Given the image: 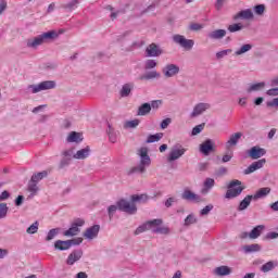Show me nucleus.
Wrapping results in <instances>:
<instances>
[{
  "mask_svg": "<svg viewBox=\"0 0 278 278\" xmlns=\"http://www.w3.org/2000/svg\"><path fill=\"white\" fill-rule=\"evenodd\" d=\"M173 40L176 45H179L182 47V49H187V51H190L192 47H194V40L192 39H186L184 35H174Z\"/></svg>",
  "mask_w": 278,
  "mask_h": 278,
  "instance_id": "obj_9",
  "label": "nucleus"
},
{
  "mask_svg": "<svg viewBox=\"0 0 278 278\" xmlns=\"http://www.w3.org/2000/svg\"><path fill=\"white\" fill-rule=\"evenodd\" d=\"M55 38H58V33L55 30H50L42 33L33 39H28L26 46L30 49H37L40 45H45V42H49V40H55Z\"/></svg>",
  "mask_w": 278,
  "mask_h": 278,
  "instance_id": "obj_2",
  "label": "nucleus"
},
{
  "mask_svg": "<svg viewBox=\"0 0 278 278\" xmlns=\"http://www.w3.org/2000/svg\"><path fill=\"white\" fill-rule=\"evenodd\" d=\"M38 227H40V224L38 222H35L26 229V233H29V235L38 233Z\"/></svg>",
  "mask_w": 278,
  "mask_h": 278,
  "instance_id": "obj_49",
  "label": "nucleus"
},
{
  "mask_svg": "<svg viewBox=\"0 0 278 278\" xmlns=\"http://www.w3.org/2000/svg\"><path fill=\"white\" fill-rule=\"evenodd\" d=\"M214 273L215 275H217V277H227V275L231 273V269L229 268V266L222 265L219 267H216Z\"/></svg>",
  "mask_w": 278,
  "mask_h": 278,
  "instance_id": "obj_29",
  "label": "nucleus"
},
{
  "mask_svg": "<svg viewBox=\"0 0 278 278\" xmlns=\"http://www.w3.org/2000/svg\"><path fill=\"white\" fill-rule=\"evenodd\" d=\"M84 225H86V220H84L81 218L75 219L72 223L70 229H67L63 232V236H65L66 238H73L75 236H79V232L81 231V229L79 227H84Z\"/></svg>",
  "mask_w": 278,
  "mask_h": 278,
  "instance_id": "obj_5",
  "label": "nucleus"
},
{
  "mask_svg": "<svg viewBox=\"0 0 278 278\" xmlns=\"http://www.w3.org/2000/svg\"><path fill=\"white\" fill-rule=\"evenodd\" d=\"M138 155L140 156L139 165L128 169L127 175H134L135 173H146L147 167L151 166V156H149V149L144 147L140 148Z\"/></svg>",
  "mask_w": 278,
  "mask_h": 278,
  "instance_id": "obj_1",
  "label": "nucleus"
},
{
  "mask_svg": "<svg viewBox=\"0 0 278 278\" xmlns=\"http://www.w3.org/2000/svg\"><path fill=\"white\" fill-rule=\"evenodd\" d=\"M268 97H278V87L267 90Z\"/></svg>",
  "mask_w": 278,
  "mask_h": 278,
  "instance_id": "obj_61",
  "label": "nucleus"
},
{
  "mask_svg": "<svg viewBox=\"0 0 278 278\" xmlns=\"http://www.w3.org/2000/svg\"><path fill=\"white\" fill-rule=\"evenodd\" d=\"M130 201H132V203H147L149 201V197L147 193L134 194L130 197Z\"/></svg>",
  "mask_w": 278,
  "mask_h": 278,
  "instance_id": "obj_33",
  "label": "nucleus"
},
{
  "mask_svg": "<svg viewBox=\"0 0 278 278\" xmlns=\"http://www.w3.org/2000/svg\"><path fill=\"white\" fill-rule=\"evenodd\" d=\"M161 138H164V134L163 132H156L154 135H149L146 142L148 144H151L153 142H160Z\"/></svg>",
  "mask_w": 278,
  "mask_h": 278,
  "instance_id": "obj_38",
  "label": "nucleus"
},
{
  "mask_svg": "<svg viewBox=\"0 0 278 278\" xmlns=\"http://www.w3.org/2000/svg\"><path fill=\"white\" fill-rule=\"evenodd\" d=\"M189 29H191V31H201V29H203V24L192 23L189 25Z\"/></svg>",
  "mask_w": 278,
  "mask_h": 278,
  "instance_id": "obj_58",
  "label": "nucleus"
},
{
  "mask_svg": "<svg viewBox=\"0 0 278 278\" xmlns=\"http://www.w3.org/2000/svg\"><path fill=\"white\" fill-rule=\"evenodd\" d=\"M162 75L157 71L152 70L141 76L140 79H146L147 81H149L150 79H160Z\"/></svg>",
  "mask_w": 278,
  "mask_h": 278,
  "instance_id": "obj_32",
  "label": "nucleus"
},
{
  "mask_svg": "<svg viewBox=\"0 0 278 278\" xmlns=\"http://www.w3.org/2000/svg\"><path fill=\"white\" fill-rule=\"evenodd\" d=\"M152 233H160L161 236H168L170 233V229L164 226H154L152 227Z\"/></svg>",
  "mask_w": 278,
  "mask_h": 278,
  "instance_id": "obj_34",
  "label": "nucleus"
},
{
  "mask_svg": "<svg viewBox=\"0 0 278 278\" xmlns=\"http://www.w3.org/2000/svg\"><path fill=\"white\" fill-rule=\"evenodd\" d=\"M181 199L184 201H191V203H203V198H201V195L186 189L182 193H181Z\"/></svg>",
  "mask_w": 278,
  "mask_h": 278,
  "instance_id": "obj_13",
  "label": "nucleus"
},
{
  "mask_svg": "<svg viewBox=\"0 0 278 278\" xmlns=\"http://www.w3.org/2000/svg\"><path fill=\"white\" fill-rule=\"evenodd\" d=\"M100 229H101V226L99 225H93L87 228L86 231L84 232V238H86L87 240H94V238L99 236Z\"/></svg>",
  "mask_w": 278,
  "mask_h": 278,
  "instance_id": "obj_17",
  "label": "nucleus"
},
{
  "mask_svg": "<svg viewBox=\"0 0 278 278\" xmlns=\"http://www.w3.org/2000/svg\"><path fill=\"white\" fill-rule=\"evenodd\" d=\"M232 52H233V50H231V49L222 50L216 53V58H217V60H223V58H225L226 55H229V53H232Z\"/></svg>",
  "mask_w": 278,
  "mask_h": 278,
  "instance_id": "obj_55",
  "label": "nucleus"
},
{
  "mask_svg": "<svg viewBox=\"0 0 278 278\" xmlns=\"http://www.w3.org/2000/svg\"><path fill=\"white\" fill-rule=\"evenodd\" d=\"M28 191L31 192V197H34L36 192H38V182L30 181L28 184Z\"/></svg>",
  "mask_w": 278,
  "mask_h": 278,
  "instance_id": "obj_53",
  "label": "nucleus"
},
{
  "mask_svg": "<svg viewBox=\"0 0 278 278\" xmlns=\"http://www.w3.org/2000/svg\"><path fill=\"white\" fill-rule=\"evenodd\" d=\"M186 148H182L179 144L175 146L167 156V162H175L176 160H179V157H182L186 154Z\"/></svg>",
  "mask_w": 278,
  "mask_h": 278,
  "instance_id": "obj_10",
  "label": "nucleus"
},
{
  "mask_svg": "<svg viewBox=\"0 0 278 278\" xmlns=\"http://www.w3.org/2000/svg\"><path fill=\"white\" fill-rule=\"evenodd\" d=\"M253 200V195H247L238 206V212H244L251 205V201Z\"/></svg>",
  "mask_w": 278,
  "mask_h": 278,
  "instance_id": "obj_30",
  "label": "nucleus"
},
{
  "mask_svg": "<svg viewBox=\"0 0 278 278\" xmlns=\"http://www.w3.org/2000/svg\"><path fill=\"white\" fill-rule=\"evenodd\" d=\"M275 266H277V264H275L273 261H269L262 265L261 270L262 273H270V270H275Z\"/></svg>",
  "mask_w": 278,
  "mask_h": 278,
  "instance_id": "obj_41",
  "label": "nucleus"
},
{
  "mask_svg": "<svg viewBox=\"0 0 278 278\" xmlns=\"http://www.w3.org/2000/svg\"><path fill=\"white\" fill-rule=\"evenodd\" d=\"M267 108H278V98L273 99V101L267 102Z\"/></svg>",
  "mask_w": 278,
  "mask_h": 278,
  "instance_id": "obj_64",
  "label": "nucleus"
},
{
  "mask_svg": "<svg viewBox=\"0 0 278 278\" xmlns=\"http://www.w3.org/2000/svg\"><path fill=\"white\" fill-rule=\"evenodd\" d=\"M25 201V197L23 195H18L16 199H15V205L16 207H21V205H23V202Z\"/></svg>",
  "mask_w": 278,
  "mask_h": 278,
  "instance_id": "obj_63",
  "label": "nucleus"
},
{
  "mask_svg": "<svg viewBox=\"0 0 278 278\" xmlns=\"http://www.w3.org/2000/svg\"><path fill=\"white\" fill-rule=\"evenodd\" d=\"M266 229V226L264 225H258L254 227L250 232H249V238L250 240H257L260 236H262V231Z\"/></svg>",
  "mask_w": 278,
  "mask_h": 278,
  "instance_id": "obj_22",
  "label": "nucleus"
},
{
  "mask_svg": "<svg viewBox=\"0 0 278 278\" xmlns=\"http://www.w3.org/2000/svg\"><path fill=\"white\" fill-rule=\"evenodd\" d=\"M216 185V181L214 178H206L203 182V188L201 190L202 194H207L212 188Z\"/></svg>",
  "mask_w": 278,
  "mask_h": 278,
  "instance_id": "obj_23",
  "label": "nucleus"
},
{
  "mask_svg": "<svg viewBox=\"0 0 278 278\" xmlns=\"http://www.w3.org/2000/svg\"><path fill=\"white\" fill-rule=\"evenodd\" d=\"M179 72V65L173 63H168L162 68V73L166 79H170V77H177Z\"/></svg>",
  "mask_w": 278,
  "mask_h": 278,
  "instance_id": "obj_8",
  "label": "nucleus"
},
{
  "mask_svg": "<svg viewBox=\"0 0 278 278\" xmlns=\"http://www.w3.org/2000/svg\"><path fill=\"white\" fill-rule=\"evenodd\" d=\"M9 210L10 207H8V203H0V220L8 216Z\"/></svg>",
  "mask_w": 278,
  "mask_h": 278,
  "instance_id": "obj_46",
  "label": "nucleus"
},
{
  "mask_svg": "<svg viewBox=\"0 0 278 278\" xmlns=\"http://www.w3.org/2000/svg\"><path fill=\"white\" fill-rule=\"evenodd\" d=\"M265 12H266L265 4H257L254 7V14H256V16H264Z\"/></svg>",
  "mask_w": 278,
  "mask_h": 278,
  "instance_id": "obj_45",
  "label": "nucleus"
},
{
  "mask_svg": "<svg viewBox=\"0 0 278 278\" xmlns=\"http://www.w3.org/2000/svg\"><path fill=\"white\" fill-rule=\"evenodd\" d=\"M172 123H173V119H170V117H167L161 122L160 127L161 129H168V125H170Z\"/></svg>",
  "mask_w": 278,
  "mask_h": 278,
  "instance_id": "obj_59",
  "label": "nucleus"
},
{
  "mask_svg": "<svg viewBox=\"0 0 278 278\" xmlns=\"http://www.w3.org/2000/svg\"><path fill=\"white\" fill-rule=\"evenodd\" d=\"M214 140L212 139H206L200 144V153L202 155H210V153H214L216 151Z\"/></svg>",
  "mask_w": 278,
  "mask_h": 278,
  "instance_id": "obj_11",
  "label": "nucleus"
},
{
  "mask_svg": "<svg viewBox=\"0 0 278 278\" xmlns=\"http://www.w3.org/2000/svg\"><path fill=\"white\" fill-rule=\"evenodd\" d=\"M81 134L79 132H76V131H72L70 134V136L67 137V142H76V143H79L81 142Z\"/></svg>",
  "mask_w": 278,
  "mask_h": 278,
  "instance_id": "obj_39",
  "label": "nucleus"
},
{
  "mask_svg": "<svg viewBox=\"0 0 278 278\" xmlns=\"http://www.w3.org/2000/svg\"><path fill=\"white\" fill-rule=\"evenodd\" d=\"M67 242L70 243V248L71 247H79V244H81V242H84V238L78 237V238L70 239V240H67Z\"/></svg>",
  "mask_w": 278,
  "mask_h": 278,
  "instance_id": "obj_52",
  "label": "nucleus"
},
{
  "mask_svg": "<svg viewBox=\"0 0 278 278\" xmlns=\"http://www.w3.org/2000/svg\"><path fill=\"white\" fill-rule=\"evenodd\" d=\"M264 164H266V159H261L258 161L253 162L248 168L243 170L245 175H251L255 173V170H260V168H264Z\"/></svg>",
  "mask_w": 278,
  "mask_h": 278,
  "instance_id": "obj_16",
  "label": "nucleus"
},
{
  "mask_svg": "<svg viewBox=\"0 0 278 278\" xmlns=\"http://www.w3.org/2000/svg\"><path fill=\"white\" fill-rule=\"evenodd\" d=\"M56 86L58 84L55 80H46L37 85H29L27 88L28 90H31L33 94H38V92H42L45 90H53Z\"/></svg>",
  "mask_w": 278,
  "mask_h": 278,
  "instance_id": "obj_4",
  "label": "nucleus"
},
{
  "mask_svg": "<svg viewBox=\"0 0 278 278\" xmlns=\"http://www.w3.org/2000/svg\"><path fill=\"white\" fill-rule=\"evenodd\" d=\"M207 166H210L208 163H199L198 170H200V173H203V172L207 170Z\"/></svg>",
  "mask_w": 278,
  "mask_h": 278,
  "instance_id": "obj_62",
  "label": "nucleus"
},
{
  "mask_svg": "<svg viewBox=\"0 0 278 278\" xmlns=\"http://www.w3.org/2000/svg\"><path fill=\"white\" fill-rule=\"evenodd\" d=\"M106 134L109 136L110 142H116V131L114 130V127H112L111 124L108 125Z\"/></svg>",
  "mask_w": 278,
  "mask_h": 278,
  "instance_id": "obj_43",
  "label": "nucleus"
},
{
  "mask_svg": "<svg viewBox=\"0 0 278 278\" xmlns=\"http://www.w3.org/2000/svg\"><path fill=\"white\" fill-rule=\"evenodd\" d=\"M162 223H164L162 219L148 220L135 230V236H139V233H144V231H152L153 227H160Z\"/></svg>",
  "mask_w": 278,
  "mask_h": 278,
  "instance_id": "obj_6",
  "label": "nucleus"
},
{
  "mask_svg": "<svg viewBox=\"0 0 278 278\" xmlns=\"http://www.w3.org/2000/svg\"><path fill=\"white\" fill-rule=\"evenodd\" d=\"M214 210V204H207L200 211V216H207Z\"/></svg>",
  "mask_w": 278,
  "mask_h": 278,
  "instance_id": "obj_51",
  "label": "nucleus"
},
{
  "mask_svg": "<svg viewBox=\"0 0 278 278\" xmlns=\"http://www.w3.org/2000/svg\"><path fill=\"white\" fill-rule=\"evenodd\" d=\"M203 129H205V123L194 126L191 131V136H199V134H201Z\"/></svg>",
  "mask_w": 278,
  "mask_h": 278,
  "instance_id": "obj_50",
  "label": "nucleus"
},
{
  "mask_svg": "<svg viewBox=\"0 0 278 278\" xmlns=\"http://www.w3.org/2000/svg\"><path fill=\"white\" fill-rule=\"evenodd\" d=\"M134 90V83H128L123 85L119 94L121 97H129L131 94V91Z\"/></svg>",
  "mask_w": 278,
  "mask_h": 278,
  "instance_id": "obj_31",
  "label": "nucleus"
},
{
  "mask_svg": "<svg viewBox=\"0 0 278 278\" xmlns=\"http://www.w3.org/2000/svg\"><path fill=\"white\" fill-rule=\"evenodd\" d=\"M119 212H125L126 214H136L138 212V207H136V204L129 203V201L125 199H121L116 203Z\"/></svg>",
  "mask_w": 278,
  "mask_h": 278,
  "instance_id": "obj_7",
  "label": "nucleus"
},
{
  "mask_svg": "<svg viewBox=\"0 0 278 278\" xmlns=\"http://www.w3.org/2000/svg\"><path fill=\"white\" fill-rule=\"evenodd\" d=\"M245 187L242 186V181L235 179L227 185V191L225 199H236L242 194Z\"/></svg>",
  "mask_w": 278,
  "mask_h": 278,
  "instance_id": "obj_3",
  "label": "nucleus"
},
{
  "mask_svg": "<svg viewBox=\"0 0 278 278\" xmlns=\"http://www.w3.org/2000/svg\"><path fill=\"white\" fill-rule=\"evenodd\" d=\"M90 155V148L87 146L85 149L78 150L74 155V160H86Z\"/></svg>",
  "mask_w": 278,
  "mask_h": 278,
  "instance_id": "obj_27",
  "label": "nucleus"
},
{
  "mask_svg": "<svg viewBox=\"0 0 278 278\" xmlns=\"http://www.w3.org/2000/svg\"><path fill=\"white\" fill-rule=\"evenodd\" d=\"M240 138H242V132L232 134L229 140L226 142V148L230 149V147H237Z\"/></svg>",
  "mask_w": 278,
  "mask_h": 278,
  "instance_id": "obj_21",
  "label": "nucleus"
},
{
  "mask_svg": "<svg viewBox=\"0 0 278 278\" xmlns=\"http://www.w3.org/2000/svg\"><path fill=\"white\" fill-rule=\"evenodd\" d=\"M210 103H198L191 112V118H197V116H201V114H203V112H205L206 110H210Z\"/></svg>",
  "mask_w": 278,
  "mask_h": 278,
  "instance_id": "obj_18",
  "label": "nucleus"
},
{
  "mask_svg": "<svg viewBox=\"0 0 278 278\" xmlns=\"http://www.w3.org/2000/svg\"><path fill=\"white\" fill-rule=\"evenodd\" d=\"M84 257V250L77 249L74 250L70 255L67 256L66 264L67 266H73L76 262H79Z\"/></svg>",
  "mask_w": 278,
  "mask_h": 278,
  "instance_id": "obj_14",
  "label": "nucleus"
},
{
  "mask_svg": "<svg viewBox=\"0 0 278 278\" xmlns=\"http://www.w3.org/2000/svg\"><path fill=\"white\" fill-rule=\"evenodd\" d=\"M58 233H60V228L50 229L46 237L47 242H51V240H53Z\"/></svg>",
  "mask_w": 278,
  "mask_h": 278,
  "instance_id": "obj_47",
  "label": "nucleus"
},
{
  "mask_svg": "<svg viewBox=\"0 0 278 278\" xmlns=\"http://www.w3.org/2000/svg\"><path fill=\"white\" fill-rule=\"evenodd\" d=\"M227 36V30L225 29H215L207 34L210 40H223Z\"/></svg>",
  "mask_w": 278,
  "mask_h": 278,
  "instance_id": "obj_20",
  "label": "nucleus"
},
{
  "mask_svg": "<svg viewBox=\"0 0 278 278\" xmlns=\"http://www.w3.org/2000/svg\"><path fill=\"white\" fill-rule=\"evenodd\" d=\"M162 100H154V101H151L150 103V108L151 110H160V106L162 105Z\"/></svg>",
  "mask_w": 278,
  "mask_h": 278,
  "instance_id": "obj_60",
  "label": "nucleus"
},
{
  "mask_svg": "<svg viewBox=\"0 0 278 278\" xmlns=\"http://www.w3.org/2000/svg\"><path fill=\"white\" fill-rule=\"evenodd\" d=\"M253 49V45L251 43H245L243 45L239 50L235 52V55H244V53H249Z\"/></svg>",
  "mask_w": 278,
  "mask_h": 278,
  "instance_id": "obj_40",
  "label": "nucleus"
},
{
  "mask_svg": "<svg viewBox=\"0 0 278 278\" xmlns=\"http://www.w3.org/2000/svg\"><path fill=\"white\" fill-rule=\"evenodd\" d=\"M79 5V0H72L66 4H62L63 10H67V12H73V10H77Z\"/></svg>",
  "mask_w": 278,
  "mask_h": 278,
  "instance_id": "obj_37",
  "label": "nucleus"
},
{
  "mask_svg": "<svg viewBox=\"0 0 278 278\" xmlns=\"http://www.w3.org/2000/svg\"><path fill=\"white\" fill-rule=\"evenodd\" d=\"M244 253L249 254V253H258V251H262V245H260L258 243H252L249 245H243L242 247Z\"/></svg>",
  "mask_w": 278,
  "mask_h": 278,
  "instance_id": "obj_28",
  "label": "nucleus"
},
{
  "mask_svg": "<svg viewBox=\"0 0 278 278\" xmlns=\"http://www.w3.org/2000/svg\"><path fill=\"white\" fill-rule=\"evenodd\" d=\"M140 125V119H132L126 122V127H129L130 129H136Z\"/></svg>",
  "mask_w": 278,
  "mask_h": 278,
  "instance_id": "obj_57",
  "label": "nucleus"
},
{
  "mask_svg": "<svg viewBox=\"0 0 278 278\" xmlns=\"http://www.w3.org/2000/svg\"><path fill=\"white\" fill-rule=\"evenodd\" d=\"M270 194V187H264L256 191V193L253 197V201H257V199H264L265 197H268Z\"/></svg>",
  "mask_w": 278,
  "mask_h": 278,
  "instance_id": "obj_25",
  "label": "nucleus"
},
{
  "mask_svg": "<svg viewBox=\"0 0 278 278\" xmlns=\"http://www.w3.org/2000/svg\"><path fill=\"white\" fill-rule=\"evenodd\" d=\"M265 154L266 149L261 148L260 146L252 147L248 152L249 157L252 160H260V157H264Z\"/></svg>",
  "mask_w": 278,
  "mask_h": 278,
  "instance_id": "obj_15",
  "label": "nucleus"
},
{
  "mask_svg": "<svg viewBox=\"0 0 278 278\" xmlns=\"http://www.w3.org/2000/svg\"><path fill=\"white\" fill-rule=\"evenodd\" d=\"M54 249L55 251H68V249H71V243L68 240H56L54 242Z\"/></svg>",
  "mask_w": 278,
  "mask_h": 278,
  "instance_id": "obj_26",
  "label": "nucleus"
},
{
  "mask_svg": "<svg viewBox=\"0 0 278 278\" xmlns=\"http://www.w3.org/2000/svg\"><path fill=\"white\" fill-rule=\"evenodd\" d=\"M242 29H244V25H242L241 23H235L228 26V31L230 34H236V31H242Z\"/></svg>",
  "mask_w": 278,
  "mask_h": 278,
  "instance_id": "obj_42",
  "label": "nucleus"
},
{
  "mask_svg": "<svg viewBox=\"0 0 278 278\" xmlns=\"http://www.w3.org/2000/svg\"><path fill=\"white\" fill-rule=\"evenodd\" d=\"M49 173L47 170L39 172L37 174H34L30 178V181L38 184V181H42L45 177H48Z\"/></svg>",
  "mask_w": 278,
  "mask_h": 278,
  "instance_id": "obj_36",
  "label": "nucleus"
},
{
  "mask_svg": "<svg viewBox=\"0 0 278 278\" xmlns=\"http://www.w3.org/2000/svg\"><path fill=\"white\" fill-rule=\"evenodd\" d=\"M264 88H266V83H264V81L252 84L248 88V92H260V90H264Z\"/></svg>",
  "mask_w": 278,
  "mask_h": 278,
  "instance_id": "obj_35",
  "label": "nucleus"
},
{
  "mask_svg": "<svg viewBox=\"0 0 278 278\" xmlns=\"http://www.w3.org/2000/svg\"><path fill=\"white\" fill-rule=\"evenodd\" d=\"M151 114V103L146 102L138 108L137 116H149Z\"/></svg>",
  "mask_w": 278,
  "mask_h": 278,
  "instance_id": "obj_24",
  "label": "nucleus"
},
{
  "mask_svg": "<svg viewBox=\"0 0 278 278\" xmlns=\"http://www.w3.org/2000/svg\"><path fill=\"white\" fill-rule=\"evenodd\" d=\"M146 53L148 58H160L164 50L157 43H150L146 49Z\"/></svg>",
  "mask_w": 278,
  "mask_h": 278,
  "instance_id": "obj_12",
  "label": "nucleus"
},
{
  "mask_svg": "<svg viewBox=\"0 0 278 278\" xmlns=\"http://www.w3.org/2000/svg\"><path fill=\"white\" fill-rule=\"evenodd\" d=\"M155 66H157V61L149 59L146 61L144 71H152V68H155Z\"/></svg>",
  "mask_w": 278,
  "mask_h": 278,
  "instance_id": "obj_48",
  "label": "nucleus"
},
{
  "mask_svg": "<svg viewBox=\"0 0 278 278\" xmlns=\"http://www.w3.org/2000/svg\"><path fill=\"white\" fill-rule=\"evenodd\" d=\"M197 223V217L194 216V214H189L186 218H185V227H190V225H195Z\"/></svg>",
  "mask_w": 278,
  "mask_h": 278,
  "instance_id": "obj_44",
  "label": "nucleus"
},
{
  "mask_svg": "<svg viewBox=\"0 0 278 278\" xmlns=\"http://www.w3.org/2000/svg\"><path fill=\"white\" fill-rule=\"evenodd\" d=\"M71 164V157H63L59 163V168L62 170V168H66Z\"/></svg>",
  "mask_w": 278,
  "mask_h": 278,
  "instance_id": "obj_56",
  "label": "nucleus"
},
{
  "mask_svg": "<svg viewBox=\"0 0 278 278\" xmlns=\"http://www.w3.org/2000/svg\"><path fill=\"white\" fill-rule=\"evenodd\" d=\"M116 210H118V204H116V205H110V206L108 207V214H109L110 220H112V218H114V214H116Z\"/></svg>",
  "mask_w": 278,
  "mask_h": 278,
  "instance_id": "obj_54",
  "label": "nucleus"
},
{
  "mask_svg": "<svg viewBox=\"0 0 278 278\" xmlns=\"http://www.w3.org/2000/svg\"><path fill=\"white\" fill-rule=\"evenodd\" d=\"M253 11L251 9L242 10L233 15V21H251L253 18Z\"/></svg>",
  "mask_w": 278,
  "mask_h": 278,
  "instance_id": "obj_19",
  "label": "nucleus"
}]
</instances>
